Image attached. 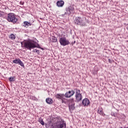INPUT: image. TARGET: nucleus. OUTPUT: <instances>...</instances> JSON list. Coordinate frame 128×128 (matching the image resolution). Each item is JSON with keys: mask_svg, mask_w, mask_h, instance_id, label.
Segmentation results:
<instances>
[{"mask_svg": "<svg viewBox=\"0 0 128 128\" xmlns=\"http://www.w3.org/2000/svg\"><path fill=\"white\" fill-rule=\"evenodd\" d=\"M74 103L72 102V104L69 106V110H74Z\"/></svg>", "mask_w": 128, "mask_h": 128, "instance_id": "obj_14", "label": "nucleus"}, {"mask_svg": "<svg viewBox=\"0 0 128 128\" xmlns=\"http://www.w3.org/2000/svg\"><path fill=\"white\" fill-rule=\"evenodd\" d=\"M128 128V127H126V128Z\"/></svg>", "mask_w": 128, "mask_h": 128, "instance_id": "obj_27", "label": "nucleus"}, {"mask_svg": "<svg viewBox=\"0 0 128 128\" xmlns=\"http://www.w3.org/2000/svg\"><path fill=\"white\" fill-rule=\"evenodd\" d=\"M20 4H22V6H24V2H22V1H20Z\"/></svg>", "mask_w": 128, "mask_h": 128, "instance_id": "obj_23", "label": "nucleus"}, {"mask_svg": "<svg viewBox=\"0 0 128 128\" xmlns=\"http://www.w3.org/2000/svg\"><path fill=\"white\" fill-rule=\"evenodd\" d=\"M127 26H128V24H127Z\"/></svg>", "mask_w": 128, "mask_h": 128, "instance_id": "obj_28", "label": "nucleus"}, {"mask_svg": "<svg viewBox=\"0 0 128 128\" xmlns=\"http://www.w3.org/2000/svg\"><path fill=\"white\" fill-rule=\"evenodd\" d=\"M74 94V90H72L71 91H68L66 92L65 94V96H72Z\"/></svg>", "mask_w": 128, "mask_h": 128, "instance_id": "obj_9", "label": "nucleus"}, {"mask_svg": "<svg viewBox=\"0 0 128 128\" xmlns=\"http://www.w3.org/2000/svg\"><path fill=\"white\" fill-rule=\"evenodd\" d=\"M75 24H79L80 26V24H84V20H82V19L80 17H78L76 18Z\"/></svg>", "mask_w": 128, "mask_h": 128, "instance_id": "obj_8", "label": "nucleus"}, {"mask_svg": "<svg viewBox=\"0 0 128 128\" xmlns=\"http://www.w3.org/2000/svg\"><path fill=\"white\" fill-rule=\"evenodd\" d=\"M12 62L13 64H19L22 68H24V62H22L20 58H16L12 61Z\"/></svg>", "mask_w": 128, "mask_h": 128, "instance_id": "obj_5", "label": "nucleus"}, {"mask_svg": "<svg viewBox=\"0 0 128 128\" xmlns=\"http://www.w3.org/2000/svg\"><path fill=\"white\" fill-rule=\"evenodd\" d=\"M66 12H69V14H74V5L70 6L66 9Z\"/></svg>", "mask_w": 128, "mask_h": 128, "instance_id": "obj_7", "label": "nucleus"}, {"mask_svg": "<svg viewBox=\"0 0 128 128\" xmlns=\"http://www.w3.org/2000/svg\"><path fill=\"white\" fill-rule=\"evenodd\" d=\"M108 62H110V64H112V61L110 60V59H108Z\"/></svg>", "mask_w": 128, "mask_h": 128, "instance_id": "obj_24", "label": "nucleus"}, {"mask_svg": "<svg viewBox=\"0 0 128 128\" xmlns=\"http://www.w3.org/2000/svg\"><path fill=\"white\" fill-rule=\"evenodd\" d=\"M64 2L63 0L58 1L56 2V6L58 8L64 6Z\"/></svg>", "mask_w": 128, "mask_h": 128, "instance_id": "obj_10", "label": "nucleus"}, {"mask_svg": "<svg viewBox=\"0 0 128 128\" xmlns=\"http://www.w3.org/2000/svg\"><path fill=\"white\" fill-rule=\"evenodd\" d=\"M7 20L9 22H12L13 24H16L18 22V18H16V16L14 13H9L8 15Z\"/></svg>", "mask_w": 128, "mask_h": 128, "instance_id": "obj_3", "label": "nucleus"}, {"mask_svg": "<svg viewBox=\"0 0 128 128\" xmlns=\"http://www.w3.org/2000/svg\"><path fill=\"white\" fill-rule=\"evenodd\" d=\"M98 113L100 114V116H106V114L104 113V112L102 111V108H100L98 110Z\"/></svg>", "mask_w": 128, "mask_h": 128, "instance_id": "obj_11", "label": "nucleus"}, {"mask_svg": "<svg viewBox=\"0 0 128 128\" xmlns=\"http://www.w3.org/2000/svg\"><path fill=\"white\" fill-rule=\"evenodd\" d=\"M50 128H66V123L60 118H54L52 124H50Z\"/></svg>", "mask_w": 128, "mask_h": 128, "instance_id": "obj_1", "label": "nucleus"}, {"mask_svg": "<svg viewBox=\"0 0 128 128\" xmlns=\"http://www.w3.org/2000/svg\"><path fill=\"white\" fill-rule=\"evenodd\" d=\"M58 98H60L61 100H62V102H64V100L62 99L63 98L60 96V97H57Z\"/></svg>", "mask_w": 128, "mask_h": 128, "instance_id": "obj_22", "label": "nucleus"}, {"mask_svg": "<svg viewBox=\"0 0 128 128\" xmlns=\"http://www.w3.org/2000/svg\"><path fill=\"white\" fill-rule=\"evenodd\" d=\"M59 42L60 44L63 46H68L70 44V41L66 39V37H62L60 38Z\"/></svg>", "mask_w": 128, "mask_h": 128, "instance_id": "obj_4", "label": "nucleus"}, {"mask_svg": "<svg viewBox=\"0 0 128 128\" xmlns=\"http://www.w3.org/2000/svg\"><path fill=\"white\" fill-rule=\"evenodd\" d=\"M76 98L78 100H82V96H76Z\"/></svg>", "mask_w": 128, "mask_h": 128, "instance_id": "obj_21", "label": "nucleus"}, {"mask_svg": "<svg viewBox=\"0 0 128 128\" xmlns=\"http://www.w3.org/2000/svg\"><path fill=\"white\" fill-rule=\"evenodd\" d=\"M46 102L48 104H52L53 102L52 99L50 98H47L46 100Z\"/></svg>", "mask_w": 128, "mask_h": 128, "instance_id": "obj_12", "label": "nucleus"}, {"mask_svg": "<svg viewBox=\"0 0 128 128\" xmlns=\"http://www.w3.org/2000/svg\"><path fill=\"white\" fill-rule=\"evenodd\" d=\"M52 40L54 42H58V38H56V37H54L52 38Z\"/></svg>", "mask_w": 128, "mask_h": 128, "instance_id": "obj_19", "label": "nucleus"}, {"mask_svg": "<svg viewBox=\"0 0 128 128\" xmlns=\"http://www.w3.org/2000/svg\"><path fill=\"white\" fill-rule=\"evenodd\" d=\"M76 96H82L80 90H76Z\"/></svg>", "mask_w": 128, "mask_h": 128, "instance_id": "obj_16", "label": "nucleus"}, {"mask_svg": "<svg viewBox=\"0 0 128 128\" xmlns=\"http://www.w3.org/2000/svg\"><path fill=\"white\" fill-rule=\"evenodd\" d=\"M22 46H23V48L28 50H32L36 48V42L32 40H28L24 42H21Z\"/></svg>", "mask_w": 128, "mask_h": 128, "instance_id": "obj_2", "label": "nucleus"}, {"mask_svg": "<svg viewBox=\"0 0 128 128\" xmlns=\"http://www.w3.org/2000/svg\"><path fill=\"white\" fill-rule=\"evenodd\" d=\"M24 28H28L30 26H32V23L28 22H24Z\"/></svg>", "mask_w": 128, "mask_h": 128, "instance_id": "obj_13", "label": "nucleus"}, {"mask_svg": "<svg viewBox=\"0 0 128 128\" xmlns=\"http://www.w3.org/2000/svg\"><path fill=\"white\" fill-rule=\"evenodd\" d=\"M121 128H122V127H121Z\"/></svg>", "mask_w": 128, "mask_h": 128, "instance_id": "obj_29", "label": "nucleus"}, {"mask_svg": "<svg viewBox=\"0 0 128 128\" xmlns=\"http://www.w3.org/2000/svg\"><path fill=\"white\" fill-rule=\"evenodd\" d=\"M58 96H60V94H58Z\"/></svg>", "mask_w": 128, "mask_h": 128, "instance_id": "obj_25", "label": "nucleus"}, {"mask_svg": "<svg viewBox=\"0 0 128 128\" xmlns=\"http://www.w3.org/2000/svg\"><path fill=\"white\" fill-rule=\"evenodd\" d=\"M9 38H10V40H16V36L14 34H11L10 36H9Z\"/></svg>", "mask_w": 128, "mask_h": 128, "instance_id": "obj_17", "label": "nucleus"}, {"mask_svg": "<svg viewBox=\"0 0 128 128\" xmlns=\"http://www.w3.org/2000/svg\"><path fill=\"white\" fill-rule=\"evenodd\" d=\"M38 122L42 126H44V122L42 118H39V120H38Z\"/></svg>", "mask_w": 128, "mask_h": 128, "instance_id": "obj_15", "label": "nucleus"}, {"mask_svg": "<svg viewBox=\"0 0 128 128\" xmlns=\"http://www.w3.org/2000/svg\"><path fill=\"white\" fill-rule=\"evenodd\" d=\"M82 104L84 106H88L90 104V100L86 98L83 100Z\"/></svg>", "mask_w": 128, "mask_h": 128, "instance_id": "obj_6", "label": "nucleus"}, {"mask_svg": "<svg viewBox=\"0 0 128 128\" xmlns=\"http://www.w3.org/2000/svg\"><path fill=\"white\" fill-rule=\"evenodd\" d=\"M8 80L9 82H14V76L9 78Z\"/></svg>", "mask_w": 128, "mask_h": 128, "instance_id": "obj_18", "label": "nucleus"}, {"mask_svg": "<svg viewBox=\"0 0 128 128\" xmlns=\"http://www.w3.org/2000/svg\"><path fill=\"white\" fill-rule=\"evenodd\" d=\"M66 98H70V96H66Z\"/></svg>", "mask_w": 128, "mask_h": 128, "instance_id": "obj_26", "label": "nucleus"}, {"mask_svg": "<svg viewBox=\"0 0 128 128\" xmlns=\"http://www.w3.org/2000/svg\"><path fill=\"white\" fill-rule=\"evenodd\" d=\"M34 52H37L38 54L40 53V50L36 49L35 50H33Z\"/></svg>", "mask_w": 128, "mask_h": 128, "instance_id": "obj_20", "label": "nucleus"}]
</instances>
